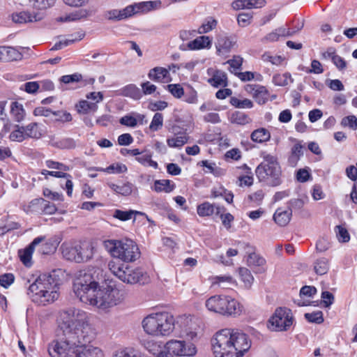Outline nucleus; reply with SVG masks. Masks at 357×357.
I'll list each match as a JSON object with an SVG mask.
<instances>
[{"instance_id": "f8f14e48", "label": "nucleus", "mask_w": 357, "mask_h": 357, "mask_svg": "<svg viewBox=\"0 0 357 357\" xmlns=\"http://www.w3.org/2000/svg\"><path fill=\"white\" fill-rule=\"evenodd\" d=\"M165 349L176 356H193L197 353L195 344L188 340H169L165 344Z\"/></svg>"}, {"instance_id": "de8ad7c7", "label": "nucleus", "mask_w": 357, "mask_h": 357, "mask_svg": "<svg viewBox=\"0 0 357 357\" xmlns=\"http://www.w3.org/2000/svg\"><path fill=\"white\" fill-rule=\"evenodd\" d=\"M78 112L87 113L89 111H96L98 108L96 103H90L87 100H82L77 105Z\"/></svg>"}, {"instance_id": "473e14b6", "label": "nucleus", "mask_w": 357, "mask_h": 357, "mask_svg": "<svg viewBox=\"0 0 357 357\" xmlns=\"http://www.w3.org/2000/svg\"><path fill=\"white\" fill-rule=\"evenodd\" d=\"M10 112L16 121L20 122L24 119L25 112L22 105L17 102H13L10 105Z\"/></svg>"}, {"instance_id": "0eeeda50", "label": "nucleus", "mask_w": 357, "mask_h": 357, "mask_svg": "<svg viewBox=\"0 0 357 357\" xmlns=\"http://www.w3.org/2000/svg\"><path fill=\"white\" fill-rule=\"evenodd\" d=\"M108 267L117 278L126 284L144 283L146 280V274L141 268L121 263L118 259L110 261Z\"/></svg>"}, {"instance_id": "dca6fc26", "label": "nucleus", "mask_w": 357, "mask_h": 357, "mask_svg": "<svg viewBox=\"0 0 357 357\" xmlns=\"http://www.w3.org/2000/svg\"><path fill=\"white\" fill-rule=\"evenodd\" d=\"M132 7H126L122 10L113 9L105 13L104 17L109 21H119L133 15Z\"/></svg>"}, {"instance_id": "603ef678", "label": "nucleus", "mask_w": 357, "mask_h": 357, "mask_svg": "<svg viewBox=\"0 0 357 357\" xmlns=\"http://www.w3.org/2000/svg\"><path fill=\"white\" fill-rule=\"evenodd\" d=\"M184 100L190 104H195L197 102V91L191 86H188L186 91L184 92Z\"/></svg>"}, {"instance_id": "a211bd4d", "label": "nucleus", "mask_w": 357, "mask_h": 357, "mask_svg": "<svg viewBox=\"0 0 357 357\" xmlns=\"http://www.w3.org/2000/svg\"><path fill=\"white\" fill-rule=\"evenodd\" d=\"M22 58V54L14 47H0V61L9 62L18 61Z\"/></svg>"}, {"instance_id": "2f4dec72", "label": "nucleus", "mask_w": 357, "mask_h": 357, "mask_svg": "<svg viewBox=\"0 0 357 357\" xmlns=\"http://www.w3.org/2000/svg\"><path fill=\"white\" fill-rule=\"evenodd\" d=\"M96 170L105 172L108 174H120L126 172L127 171V167L122 163H114L106 168L96 167Z\"/></svg>"}, {"instance_id": "69168bd1", "label": "nucleus", "mask_w": 357, "mask_h": 357, "mask_svg": "<svg viewBox=\"0 0 357 357\" xmlns=\"http://www.w3.org/2000/svg\"><path fill=\"white\" fill-rule=\"evenodd\" d=\"M305 71L308 73L320 74L323 73L324 69L321 63L314 59L312 61L311 68H307Z\"/></svg>"}, {"instance_id": "ddd939ff", "label": "nucleus", "mask_w": 357, "mask_h": 357, "mask_svg": "<svg viewBox=\"0 0 357 357\" xmlns=\"http://www.w3.org/2000/svg\"><path fill=\"white\" fill-rule=\"evenodd\" d=\"M44 17L45 13L43 12L22 11L13 13L12 20L15 23L25 24L40 21Z\"/></svg>"}, {"instance_id": "412c9836", "label": "nucleus", "mask_w": 357, "mask_h": 357, "mask_svg": "<svg viewBox=\"0 0 357 357\" xmlns=\"http://www.w3.org/2000/svg\"><path fill=\"white\" fill-rule=\"evenodd\" d=\"M292 216L291 210L278 208L273 215V220L280 227H284L289 222Z\"/></svg>"}, {"instance_id": "4468645a", "label": "nucleus", "mask_w": 357, "mask_h": 357, "mask_svg": "<svg viewBox=\"0 0 357 357\" xmlns=\"http://www.w3.org/2000/svg\"><path fill=\"white\" fill-rule=\"evenodd\" d=\"M45 236H38L33 239L29 246L23 250H19V256L21 261L26 266H30L31 264V256L36 246L43 242Z\"/></svg>"}, {"instance_id": "9d476101", "label": "nucleus", "mask_w": 357, "mask_h": 357, "mask_svg": "<svg viewBox=\"0 0 357 357\" xmlns=\"http://www.w3.org/2000/svg\"><path fill=\"white\" fill-rule=\"evenodd\" d=\"M86 344L69 345L65 349L49 354L52 357H103L102 351L98 347H86Z\"/></svg>"}, {"instance_id": "79ce46f5", "label": "nucleus", "mask_w": 357, "mask_h": 357, "mask_svg": "<svg viewBox=\"0 0 357 357\" xmlns=\"http://www.w3.org/2000/svg\"><path fill=\"white\" fill-rule=\"evenodd\" d=\"M33 3V7L38 10H46L53 6L56 0H29Z\"/></svg>"}, {"instance_id": "e433bc0d", "label": "nucleus", "mask_w": 357, "mask_h": 357, "mask_svg": "<svg viewBox=\"0 0 357 357\" xmlns=\"http://www.w3.org/2000/svg\"><path fill=\"white\" fill-rule=\"evenodd\" d=\"M249 266H262L266 264V260L255 252L249 253L248 259Z\"/></svg>"}, {"instance_id": "58836bf2", "label": "nucleus", "mask_w": 357, "mask_h": 357, "mask_svg": "<svg viewBox=\"0 0 357 357\" xmlns=\"http://www.w3.org/2000/svg\"><path fill=\"white\" fill-rule=\"evenodd\" d=\"M289 80L292 82L293 79L289 73L276 74L273 77V82L275 85L283 86L289 84Z\"/></svg>"}, {"instance_id": "13d9d810", "label": "nucleus", "mask_w": 357, "mask_h": 357, "mask_svg": "<svg viewBox=\"0 0 357 357\" xmlns=\"http://www.w3.org/2000/svg\"><path fill=\"white\" fill-rule=\"evenodd\" d=\"M15 280V276L13 273H5L0 275V285L4 288H8Z\"/></svg>"}, {"instance_id": "f03ea898", "label": "nucleus", "mask_w": 357, "mask_h": 357, "mask_svg": "<svg viewBox=\"0 0 357 357\" xmlns=\"http://www.w3.org/2000/svg\"><path fill=\"white\" fill-rule=\"evenodd\" d=\"M59 325L63 331V337L49 345L48 352L54 353L65 349L69 345H78L91 342L88 335L90 330L86 313L75 307H69L60 312Z\"/></svg>"}, {"instance_id": "09e8293b", "label": "nucleus", "mask_w": 357, "mask_h": 357, "mask_svg": "<svg viewBox=\"0 0 357 357\" xmlns=\"http://www.w3.org/2000/svg\"><path fill=\"white\" fill-rule=\"evenodd\" d=\"M253 97L259 104H264L268 99V91L264 86H259Z\"/></svg>"}, {"instance_id": "37998d69", "label": "nucleus", "mask_w": 357, "mask_h": 357, "mask_svg": "<svg viewBox=\"0 0 357 357\" xmlns=\"http://www.w3.org/2000/svg\"><path fill=\"white\" fill-rule=\"evenodd\" d=\"M163 125V116L161 113H155L149 126V129L152 131H158Z\"/></svg>"}, {"instance_id": "6e6d98bb", "label": "nucleus", "mask_w": 357, "mask_h": 357, "mask_svg": "<svg viewBox=\"0 0 357 357\" xmlns=\"http://www.w3.org/2000/svg\"><path fill=\"white\" fill-rule=\"evenodd\" d=\"M52 114L56 117L55 121L69 122L72 120L71 114L66 111H55Z\"/></svg>"}, {"instance_id": "7ed1b4c3", "label": "nucleus", "mask_w": 357, "mask_h": 357, "mask_svg": "<svg viewBox=\"0 0 357 357\" xmlns=\"http://www.w3.org/2000/svg\"><path fill=\"white\" fill-rule=\"evenodd\" d=\"M211 344L216 357H242L251 346L245 333L229 328L216 333Z\"/></svg>"}, {"instance_id": "3c124183", "label": "nucleus", "mask_w": 357, "mask_h": 357, "mask_svg": "<svg viewBox=\"0 0 357 357\" xmlns=\"http://www.w3.org/2000/svg\"><path fill=\"white\" fill-rule=\"evenodd\" d=\"M167 90L176 98H181L184 95L183 88L178 84H170L167 85Z\"/></svg>"}, {"instance_id": "f257e3e1", "label": "nucleus", "mask_w": 357, "mask_h": 357, "mask_svg": "<svg viewBox=\"0 0 357 357\" xmlns=\"http://www.w3.org/2000/svg\"><path fill=\"white\" fill-rule=\"evenodd\" d=\"M91 271H80L73 283V291L84 303L101 308L116 305L123 300V293L109 285L100 286L96 275Z\"/></svg>"}, {"instance_id": "8fccbe9b", "label": "nucleus", "mask_w": 357, "mask_h": 357, "mask_svg": "<svg viewBox=\"0 0 357 357\" xmlns=\"http://www.w3.org/2000/svg\"><path fill=\"white\" fill-rule=\"evenodd\" d=\"M335 232L337 238L340 242L347 243L349 241V234L347 229H345L344 227H342L341 225L336 226Z\"/></svg>"}, {"instance_id": "49530a36", "label": "nucleus", "mask_w": 357, "mask_h": 357, "mask_svg": "<svg viewBox=\"0 0 357 357\" xmlns=\"http://www.w3.org/2000/svg\"><path fill=\"white\" fill-rule=\"evenodd\" d=\"M180 335L182 337L186 338L188 341L189 340H193L197 336V332L193 328L192 324L191 322L190 324H188L182 328Z\"/></svg>"}, {"instance_id": "72a5a7b5", "label": "nucleus", "mask_w": 357, "mask_h": 357, "mask_svg": "<svg viewBox=\"0 0 357 357\" xmlns=\"http://www.w3.org/2000/svg\"><path fill=\"white\" fill-rule=\"evenodd\" d=\"M26 137L31 138H39L41 136V132L39 130L38 125L36 123H31L26 127L22 126Z\"/></svg>"}, {"instance_id": "c85d7f7f", "label": "nucleus", "mask_w": 357, "mask_h": 357, "mask_svg": "<svg viewBox=\"0 0 357 357\" xmlns=\"http://www.w3.org/2000/svg\"><path fill=\"white\" fill-rule=\"evenodd\" d=\"M89 15V10L86 9H80L74 13H70L66 17H60L57 19L59 22H70L80 20L86 17Z\"/></svg>"}, {"instance_id": "a19ab883", "label": "nucleus", "mask_w": 357, "mask_h": 357, "mask_svg": "<svg viewBox=\"0 0 357 357\" xmlns=\"http://www.w3.org/2000/svg\"><path fill=\"white\" fill-rule=\"evenodd\" d=\"M230 103L237 108H252L253 106L252 102L248 98L240 100L236 97H231L230 98Z\"/></svg>"}, {"instance_id": "39448f33", "label": "nucleus", "mask_w": 357, "mask_h": 357, "mask_svg": "<svg viewBox=\"0 0 357 357\" xmlns=\"http://www.w3.org/2000/svg\"><path fill=\"white\" fill-rule=\"evenodd\" d=\"M208 310L225 317H237L243 312L242 305L236 299L227 295H214L205 302Z\"/></svg>"}, {"instance_id": "f3484780", "label": "nucleus", "mask_w": 357, "mask_h": 357, "mask_svg": "<svg viewBox=\"0 0 357 357\" xmlns=\"http://www.w3.org/2000/svg\"><path fill=\"white\" fill-rule=\"evenodd\" d=\"M77 245L80 263L87 262L93 257L95 248L92 243L84 242Z\"/></svg>"}, {"instance_id": "a18cd8bd", "label": "nucleus", "mask_w": 357, "mask_h": 357, "mask_svg": "<svg viewBox=\"0 0 357 357\" xmlns=\"http://www.w3.org/2000/svg\"><path fill=\"white\" fill-rule=\"evenodd\" d=\"M78 35V38L66 39L65 40H61L56 43L52 47L51 50H61L63 47L69 45L70 44L73 43L76 40H82L84 36V33H79Z\"/></svg>"}, {"instance_id": "7c9ffc66", "label": "nucleus", "mask_w": 357, "mask_h": 357, "mask_svg": "<svg viewBox=\"0 0 357 357\" xmlns=\"http://www.w3.org/2000/svg\"><path fill=\"white\" fill-rule=\"evenodd\" d=\"M314 270L317 274L320 275L327 273L329 270L328 259L325 257L317 259L314 264Z\"/></svg>"}, {"instance_id": "9b49d317", "label": "nucleus", "mask_w": 357, "mask_h": 357, "mask_svg": "<svg viewBox=\"0 0 357 357\" xmlns=\"http://www.w3.org/2000/svg\"><path fill=\"white\" fill-rule=\"evenodd\" d=\"M294 318L291 310L278 307L268 320V327L274 331H286L293 324Z\"/></svg>"}, {"instance_id": "4c0bfd02", "label": "nucleus", "mask_w": 357, "mask_h": 357, "mask_svg": "<svg viewBox=\"0 0 357 357\" xmlns=\"http://www.w3.org/2000/svg\"><path fill=\"white\" fill-rule=\"evenodd\" d=\"M135 214H141V213L136 211H121L119 209L115 210L113 217L122 221L130 220Z\"/></svg>"}, {"instance_id": "c9c22d12", "label": "nucleus", "mask_w": 357, "mask_h": 357, "mask_svg": "<svg viewBox=\"0 0 357 357\" xmlns=\"http://www.w3.org/2000/svg\"><path fill=\"white\" fill-rule=\"evenodd\" d=\"M238 272L245 287L247 288L250 287L254 281V277L251 274L250 271L247 268L241 267L239 268Z\"/></svg>"}, {"instance_id": "b1692460", "label": "nucleus", "mask_w": 357, "mask_h": 357, "mask_svg": "<svg viewBox=\"0 0 357 357\" xmlns=\"http://www.w3.org/2000/svg\"><path fill=\"white\" fill-rule=\"evenodd\" d=\"M208 82L211 86L215 88L219 86L225 87L227 85V75L222 71L216 70L212 77L208 79Z\"/></svg>"}, {"instance_id": "774afa93", "label": "nucleus", "mask_w": 357, "mask_h": 357, "mask_svg": "<svg viewBox=\"0 0 357 357\" xmlns=\"http://www.w3.org/2000/svg\"><path fill=\"white\" fill-rule=\"evenodd\" d=\"M252 17V15L250 13H241L238 15V23L242 26H245L250 23Z\"/></svg>"}, {"instance_id": "0e129e2a", "label": "nucleus", "mask_w": 357, "mask_h": 357, "mask_svg": "<svg viewBox=\"0 0 357 357\" xmlns=\"http://www.w3.org/2000/svg\"><path fill=\"white\" fill-rule=\"evenodd\" d=\"M142 93L144 95L153 94L156 91V86L147 81L142 83Z\"/></svg>"}, {"instance_id": "6ab92c4d", "label": "nucleus", "mask_w": 357, "mask_h": 357, "mask_svg": "<svg viewBox=\"0 0 357 357\" xmlns=\"http://www.w3.org/2000/svg\"><path fill=\"white\" fill-rule=\"evenodd\" d=\"M63 257L71 261L80 263L77 244H63L61 247Z\"/></svg>"}, {"instance_id": "bb28decb", "label": "nucleus", "mask_w": 357, "mask_h": 357, "mask_svg": "<svg viewBox=\"0 0 357 357\" xmlns=\"http://www.w3.org/2000/svg\"><path fill=\"white\" fill-rule=\"evenodd\" d=\"M175 188V184L171 181L167 179L156 180L154 183L153 190L155 192H170Z\"/></svg>"}, {"instance_id": "680f3d73", "label": "nucleus", "mask_w": 357, "mask_h": 357, "mask_svg": "<svg viewBox=\"0 0 357 357\" xmlns=\"http://www.w3.org/2000/svg\"><path fill=\"white\" fill-rule=\"evenodd\" d=\"M50 143L52 146L61 149H70L74 146V142L71 139H65L59 142H54L52 139Z\"/></svg>"}, {"instance_id": "338daca9", "label": "nucleus", "mask_w": 357, "mask_h": 357, "mask_svg": "<svg viewBox=\"0 0 357 357\" xmlns=\"http://www.w3.org/2000/svg\"><path fill=\"white\" fill-rule=\"evenodd\" d=\"M40 89L38 82H29L23 85V89L28 93H34Z\"/></svg>"}, {"instance_id": "393cba45", "label": "nucleus", "mask_w": 357, "mask_h": 357, "mask_svg": "<svg viewBox=\"0 0 357 357\" xmlns=\"http://www.w3.org/2000/svg\"><path fill=\"white\" fill-rule=\"evenodd\" d=\"M211 45V40L208 36H199L188 44V47L190 50H200L204 47H210Z\"/></svg>"}, {"instance_id": "052dcab7", "label": "nucleus", "mask_w": 357, "mask_h": 357, "mask_svg": "<svg viewBox=\"0 0 357 357\" xmlns=\"http://www.w3.org/2000/svg\"><path fill=\"white\" fill-rule=\"evenodd\" d=\"M232 121L237 124L244 125L249 123V117L240 112H236L232 115Z\"/></svg>"}, {"instance_id": "4be33fe9", "label": "nucleus", "mask_w": 357, "mask_h": 357, "mask_svg": "<svg viewBox=\"0 0 357 357\" xmlns=\"http://www.w3.org/2000/svg\"><path fill=\"white\" fill-rule=\"evenodd\" d=\"M169 75V70L162 67H155L151 69L148 73V77L154 82H165Z\"/></svg>"}, {"instance_id": "423d86ee", "label": "nucleus", "mask_w": 357, "mask_h": 357, "mask_svg": "<svg viewBox=\"0 0 357 357\" xmlns=\"http://www.w3.org/2000/svg\"><path fill=\"white\" fill-rule=\"evenodd\" d=\"M112 255L124 262H132L140 257L138 245L131 239L108 240L104 242Z\"/></svg>"}, {"instance_id": "864d4df0", "label": "nucleus", "mask_w": 357, "mask_h": 357, "mask_svg": "<svg viewBox=\"0 0 357 357\" xmlns=\"http://www.w3.org/2000/svg\"><path fill=\"white\" fill-rule=\"evenodd\" d=\"M144 348L151 354L153 355H158V353L162 352L160 350V344L155 341H146L144 343Z\"/></svg>"}, {"instance_id": "1a4fd4ad", "label": "nucleus", "mask_w": 357, "mask_h": 357, "mask_svg": "<svg viewBox=\"0 0 357 357\" xmlns=\"http://www.w3.org/2000/svg\"><path fill=\"white\" fill-rule=\"evenodd\" d=\"M256 174L260 181L270 186H278L281 183V170L276 158H264L257 167Z\"/></svg>"}, {"instance_id": "5701e85b", "label": "nucleus", "mask_w": 357, "mask_h": 357, "mask_svg": "<svg viewBox=\"0 0 357 357\" xmlns=\"http://www.w3.org/2000/svg\"><path fill=\"white\" fill-rule=\"evenodd\" d=\"M120 94L135 100H139L142 97L141 90L133 84L123 87L120 91Z\"/></svg>"}, {"instance_id": "c03bdc74", "label": "nucleus", "mask_w": 357, "mask_h": 357, "mask_svg": "<svg viewBox=\"0 0 357 357\" xmlns=\"http://www.w3.org/2000/svg\"><path fill=\"white\" fill-rule=\"evenodd\" d=\"M305 318L311 323L321 324L324 322L323 312L320 310L312 313H305Z\"/></svg>"}, {"instance_id": "ea45409f", "label": "nucleus", "mask_w": 357, "mask_h": 357, "mask_svg": "<svg viewBox=\"0 0 357 357\" xmlns=\"http://www.w3.org/2000/svg\"><path fill=\"white\" fill-rule=\"evenodd\" d=\"M218 22L213 17H208L199 28L198 32L199 33H206L215 29L217 26Z\"/></svg>"}, {"instance_id": "c756f323", "label": "nucleus", "mask_w": 357, "mask_h": 357, "mask_svg": "<svg viewBox=\"0 0 357 357\" xmlns=\"http://www.w3.org/2000/svg\"><path fill=\"white\" fill-rule=\"evenodd\" d=\"M271 134L265 128H259L254 130L251 134L252 141L262 143L270 139Z\"/></svg>"}, {"instance_id": "aec40b11", "label": "nucleus", "mask_w": 357, "mask_h": 357, "mask_svg": "<svg viewBox=\"0 0 357 357\" xmlns=\"http://www.w3.org/2000/svg\"><path fill=\"white\" fill-rule=\"evenodd\" d=\"M161 2L160 1H143L134 5L128 6L133 8V15L138 13L149 12L153 9L160 8Z\"/></svg>"}, {"instance_id": "2eb2a0df", "label": "nucleus", "mask_w": 357, "mask_h": 357, "mask_svg": "<svg viewBox=\"0 0 357 357\" xmlns=\"http://www.w3.org/2000/svg\"><path fill=\"white\" fill-rule=\"evenodd\" d=\"M236 41L225 35H219L215 43L217 54L220 56H225L231 52L235 45Z\"/></svg>"}, {"instance_id": "bf43d9fd", "label": "nucleus", "mask_w": 357, "mask_h": 357, "mask_svg": "<svg viewBox=\"0 0 357 357\" xmlns=\"http://www.w3.org/2000/svg\"><path fill=\"white\" fill-rule=\"evenodd\" d=\"M341 125L344 127L349 126L351 129L356 130L357 128V118L354 115L344 117L342 119Z\"/></svg>"}, {"instance_id": "5fc2aeb1", "label": "nucleus", "mask_w": 357, "mask_h": 357, "mask_svg": "<svg viewBox=\"0 0 357 357\" xmlns=\"http://www.w3.org/2000/svg\"><path fill=\"white\" fill-rule=\"evenodd\" d=\"M16 127L17 129L10 133V139L12 141L22 142L26 137L22 126H17Z\"/></svg>"}, {"instance_id": "cd10ccee", "label": "nucleus", "mask_w": 357, "mask_h": 357, "mask_svg": "<svg viewBox=\"0 0 357 357\" xmlns=\"http://www.w3.org/2000/svg\"><path fill=\"white\" fill-rule=\"evenodd\" d=\"M188 141L187 134L185 132L175 135L167 139V144L169 147L178 148L183 146Z\"/></svg>"}, {"instance_id": "e2e57ef3", "label": "nucleus", "mask_w": 357, "mask_h": 357, "mask_svg": "<svg viewBox=\"0 0 357 357\" xmlns=\"http://www.w3.org/2000/svg\"><path fill=\"white\" fill-rule=\"evenodd\" d=\"M82 79V75L78 73H75L70 75H63L60 78V81L64 84H70L77 82Z\"/></svg>"}, {"instance_id": "a878e982", "label": "nucleus", "mask_w": 357, "mask_h": 357, "mask_svg": "<svg viewBox=\"0 0 357 357\" xmlns=\"http://www.w3.org/2000/svg\"><path fill=\"white\" fill-rule=\"evenodd\" d=\"M108 186L117 194L123 196L131 195L134 185L132 183L127 182L123 185H116L114 183H108Z\"/></svg>"}, {"instance_id": "f704fd0d", "label": "nucleus", "mask_w": 357, "mask_h": 357, "mask_svg": "<svg viewBox=\"0 0 357 357\" xmlns=\"http://www.w3.org/2000/svg\"><path fill=\"white\" fill-rule=\"evenodd\" d=\"M197 214L201 217L211 215L215 211V206L205 202L197 206Z\"/></svg>"}, {"instance_id": "6e6552de", "label": "nucleus", "mask_w": 357, "mask_h": 357, "mask_svg": "<svg viewBox=\"0 0 357 357\" xmlns=\"http://www.w3.org/2000/svg\"><path fill=\"white\" fill-rule=\"evenodd\" d=\"M38 278L40 281L39 291L32 295V301L38 305H45L58 298L56 289L58 282L52 275H40Z\"/></svg>"}, {"instance_id": "4d7b16f0", "label": "nucleus", "mask_w": 357, "mask_h": 357, "mask_svg": "<svg viewBox=\"0 0 357 357\" xmlns=\"http://www.w3.org/2000/svg\"><path fill=\"white\" fill-rule=\"evenodd\" d=\"M261 59L266 62H271L273 65H280L283 61L281 56H272L268 52H265L261 56Z\"/></svg>"}, {"instance_id": "20e7f679", "label": "nucleus", "mask_w": 357, "mask_h": 357, "mask_svg": "<svg viewBox=\"0 0 357 357\" xmlns=\"http://www.w3.org/2000/svg\"><path fill=\"white\" fill-rule=\"evenodd\" d=\"M174 323L173 315L162 312L149 314L143 319L142 326L146 334L153 337H164L173 332Z\"/></svg>"}]
</instances>
